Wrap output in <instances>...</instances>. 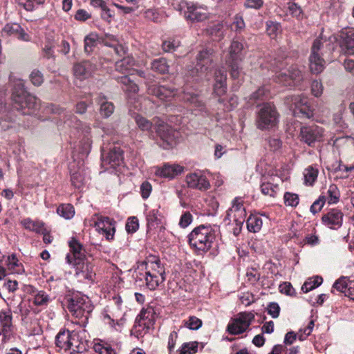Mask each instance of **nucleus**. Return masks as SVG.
<instances>
[{"instance_id":"f257e3e1","label":"nucleus","mask_w":354,"mask_h":354,"mask_svg":"<svg viewBox=\"0 0 354 354\" xmlns=\"http://www.w3.org/2000/svg\"><path fill=\"white\" fill-rule=\"evenodd\" d=\"M12 100L14 107L24 115L31 114L38 106L37 99L26 91L20 79L14 81Z\"/></svg>"},{"instance_id":"f03ea898","label":"nucleus","mask_w":354,"mask_h":354,"mask_svg":"<svg viewBox=\"0 0 354 354\" xmlns=\"http://www.w3.org/2000/svg\"><path fill=\"white\" fill-rule=\"evenodd\" d=\"M215 238V231L210 225H201L189 234L188 242L192 248L202 254L209 250Z\"/></svg>"},{"instance_id":"7ed1b4c3","label":"nucleus","mask_w":354,"mask_h":354,"mask_svg":"<svg viewBox=\"0 0 354 354\" xmlns=\"http://www.w3.org/2000/svg\"><path fill=\"white\" fill-rule=\"evenodd\" d=\"M138 268L145 270L143 278L146 286L149 290H155L165 280V268L160 264V261L155 257L147 258L140 263Z\"/></svg>"},{"instance_id":"20e7f679","label":"nucleus","mask_w":354,"mask_h":354,"mask_svg":"<svg viewBox=\"0 0 354 354\" xmlns=\"http://www.w3.org/2000/svg\"><path fill=\"white\" fill-rule=\"evenodd\" d=\"M279 113L275 106L270 103L262 104L257 113V126L259 129H269L278 122Z\"/></svg>"},{"instance_id":"39448f33","label":"nucleus","mask_w":354,"mask_h":354,"mask_svg":"<svg viewBox=\"0 0 354 354\" xmlns=\"http://www.w3.org/2000/svg\"><path fill=\"white\" fill-rule=\"evenodd\" d=\"M82 236L73 234L68 241L69 254H68V263L70 265L80 264V262L86 261V250L82 241Z\"/></svg>"},{"instance_id":"423d86ee","label":"nucleus","mask_w":354,"mask_h":354,"mask_svg":"<svg viewBox=\"0 0 354 354\" xmlns=\"http://www.w3.org/2000/svg\"><path fill=\"white\" fill-rule=\"evenodd\" d=\"M254 315L252 312L239 313L227 326V331L232 335H239L249 328L254 320Z\"/></svg>"},{"instance_id":"0eeeda50","label":"nucleus","mask_w":354,"mask_h":354,"mask_svg":"<svg viewBox=\"0 0 354 354\" xmlns=\"http://www.w3.org/2000/svg\"><path fill=\"white\" fill-rule=\"evenodd\" d=\"M92 221L99 234L104 236L108 241L113 239L115 232V221L113 219L95 214L93 216Z\"/></svg>"},{"instance_id":"6e6552de","label":"nucleus","mask_w":354,"mask_h":354,"mask_svg":"<svg viewBox=\"0 0 354 354\" xmlns=\"http://www.w3.org/2000/svg\"><path fill=\"white\" fill-rule=\"evenodd\" d=\"M286 104L293 109L294 115H300L306 118H310L313 115V110L308 104L307 97L304 95H293L287 97Z\"/></svg>"},{"instance_id":"1a4fd4ad","label":"nucleus","mask_w":354,"mask_h":354,"mask_svg":"<svg viewBox=\"0 0 354 354\" xmlns=\"http://www.w3.org/2000/svg\"><path fill=\"white\" fill-rule=\"evenodd\" d=\"M212 50L210 49H205L200 51L196 57L197 64L194 69L192 70L191 75L206 78L208 70L210 68L212 62Z\"/></svg>"},{"instance_id":"9d476101","label":"nucleus","mask_w":354,"mask_h":354,"mask_svg":"<svg viewBox=\"0 0 354 354\" xmlns=\"http://www.w3.org/2000/svg\"><path fill=\"white\" fill-rule=\"evenodd\" d=\"M279 70L281 66H277ZM278 81L288 86H297L304 80L302 71L297 66H291L287 71H276Z\"/></svg>"},{"instance_id":"9b49d317","label":"nucleus","mask_w":354,"mask_h":354,"mask_svg":"<svg viewBox=\"0 0 354 354\" xmlns=\"http://www.w3.org/2000/svg\"><path fill=\"white\" fill-rule=\"evenodd\" d=\"M102 158L103 163L111 167L120 165L122 161V152L120 147L115 145L108 147V145L102 147Z\"/></svg>"},{"instance_id":"f8f14e48","label":"nucleus","mask_w":354,"mask_h":354,"mask_svg":"<svg viewBox=\"0 0 354 354\" xmlns=\"http://www.w3.org/2000/svg\"><path fill=\"white\" fill-rule=\"evenodd\" d=\"M323 45L322 39H316L313 42L309 58L310 68L313 73H319L324 68L325 61L321 57L319 53L323 48Z\"/></svg>"},{"instance_id":"ddd939ff","label":"nucleus","mask_w":354,"mask_h":354,"mask_svg":"<svg viewBox=\"0 0 354 354\" xmlns=\"http://www.w3.org/2000/svg\"><path fill=\"white\" fill-rule=\"evenodd\" d=\"M154 320L155 313L151 307L142 309L136 318L134 326L135 332L141 334L142 330L145 329L148 330L153 326Z\"/></svg>"},{"instance_id":"4468645a","label":"nucleus","mask_w":354,"mask_h":354,"mask_svg":"<svg viewBox=\"0 0 354 354\" xmlns=\"http://www.w3.org/2000/svg\"><path fill=\"white\" fill-rule=\"evenodd\" d=\"M246 212L240 198H236L232 201V205L227 212L226 218L233 221L236 225H243L245 221Z\"/></svg>"},{"instance_id":"2eb2a0df","label":"nucleus","mask_w":354,"mask_h":354,"mask_svg":"<svg viewBox=\"0 0 354 354\" xmlns=\"http://www.w3.org/2000/svg\"><path fill=\"white\" fill-rule=\"evenodd\" d=\"M323 129L317 125L302 127L300 129L301 140L309 146L320 142L323 137Z\"/></svg>"},{"instance_id":"dca6fc26","label":"nucleus","mask_w":354,"mask_h":354,"mask_svg":"<svg viewBox=\"0 0 354 354\" xmlns=\"http://www.w3.org/2000/svg\"><path fill=\"white\" fill-rule=\"evenodd\" d=\"M185 183L187 187L201 192L206 191L211 187L207 177L201 172L187 174L185 177Z\"/></svg>"},{"instance_id":"f3484780","label":"nucleus","mask_w":354,"mask_h":354,"mask_svg":"<svg viewBox=\"0 0 354 354\" xmlns=\"http://www.w3.org/2000/svg\"><path fill=\"white\" fill-rule=\"evenodd\" d=\"M157 133L163 141L162 147L167 149L172 147L175 144V139L177 137L178 132L174 131L167 124H160L157 129Z\"/></svg>"},{"instance_id":"a211bd4d","label":"nucleus","mask_w":354,"mask_h":354,"mask_svg":"<svg viewBox=\"0 0 354 354\" xmlns=\"http://www.w3.org/2000/svg\"><path fill=\"white\" fill-rule=\"evenodd\" d=\"M184 15L187 19L192 21H201L208 17L207 8L205 6L190 3Z\"/></svg>"},{"instance_id":"6ab92c4d","label":"nucleus","mask_w":354,"mask_h":354,"mask_svg":"<svg viewBox=\"0 0 354 354\" xmlns=\"http://www.w3.org/2000/svg\"><path fill=\"white\" fill-rule=\"evenodd\" d=\"M343 216L344 214L339 209H332L322 216V221L328 227L337 230L342 225Z\"/></svg>"},{"instance_id":"aec40b11","label":"nucleus","mask_w":354,"mask_h":354,"mask_svg":"<svg viewBox=\"0 0 354 354\" xmlns=\"http://www.w3.org/2000/svg\"><path fill=\"white\" fill-rule=\"evenodd\" d=\"M75 270V275L80 281H83L85 279L93 280L95 272L93 266L91 263L86 261L80 262V264L71 265Z\"/></svg>"},{"instance_id":"412c9836","label":"nucleus","mask_w":354,"mask_h":354,"mask_svg":"<svg viewBox=\"0 0 354 354\" xmlns=\"http://www.w3.org/2000/svg\"><path fill=\"white\" fill-rule=\"evenodd\" d=\"M153 169L155 175L160 178H174L184 171V167L177 164L167 163L162 167H155Z\"/></svg>"},{"instance_id":"4be33fe9","label":"nucleus","mask_w":354,"mask_h":354,"mask_svg":"<svg viewBox=\"0 0 354 354\" xmlns=\"http://www.w3.org/2000/svg\"><path fill=\"white\" fill-rule=\"evenodd\" d=\"M149 95H154L162 101H171L176 95V91L174 88L166 87L165 86L151 85L147 88Z\"/></svg>"},{"instance_id":"5701e85b","label":"nucleus","mask_w":354,"mask_h":354,"mask_svg":"<svg viewBox=\"0 0 354 354\" xmlns=\"http://www.w3.org/2000/svg\"><path fill=\"white\" fill-rule=\"evenodd\" d=\"M2 34L7 36H13L20 40L29 41L31 37L17 23L7 24L2 30Z\"/></svg>"},{"instance_id":"b1692460","label":"nucleus","mask_w":354,"mask_h":354,"mask_svg":"<svg viewBox=\"0 0 354 354\" xmlns=\"http://www.w3.org/2000/svg\"><path fill=\"white\" fill-rule=\"evenodd\" d=\"M96 71V66L90 61L76 64L73 67L74 75L80 80L91 77Z\"/></svg>"},{"instance_id":"393cba45","label":"nucleus","mask_w":354,"mask_h":354,"mask_svg":"<svg viewBox=\"0 0 354 354\" xmlns=\"http://www.w3.org/2000/svg\"><path fill=\"white\" fill-rule=\"evenodd\" d=\"M340 47L345 54H354V28H348L341 32Z\"/></svg>"},{"instance_id":"a878e982","label":"nucleus","mask_w":354,"mask_h":354,"mask_svg":"<svg viewBox=\"0 0 354 354\" xmlns=\"http://www.w3.org/2000/svg\"><path fill=\"white\" fill-rule=\"evenodd\" d=\"M226 73L224 69L218 68L214 72V92L217 95H222L226 92Z\"/></svg>"},{"instance_id":"bb28decb","label":"nucleus","mask_w":354,"mask_h":354,"mask_svg":"<svg viewBox=\"0 0 354 354\" xmlns=\"http://www.w3.org/2000/svg\"><path fill=\"white\" fill-rule=\"evenodd\" d=\"M85 344L80 339L75 331H72L68 335V351L71 354L81 353L85 351Z\"/></svg>"},{"instance_id":"cd10ccee","label":"nucleus","mask_w":354,"mask_h":354,"mask_svg":"<svg viewBox=\"0 0 354 354\" xmlns=\"http://www.w3.org/2000/svg\"><path fill=\"white\" fill-rule=\"evenodd\" d=\"M243 45L238 41H232L226 62H241L243 58Z\"/></svg>"},{"instance_id":"c85d7f7f","label":"nucleus","mask_w":354,"mask_h":354,"mask_svg":"<svg viewBox=\"0 0 354 354\" xmlns=\"http://www.w3.org/2000/svg\"><path fill=\"white\" fill-rule=\"evenodd\" d=\"M274 178L275 177H270L268 180H266V178H264V180L261 185V191L263 194L271 197L275 196L279 190L278 181L281 180L279 177H277V182L274 183Z\"/></svg>"},{"instance_id":"c756f323","label":"nucleus","mask_w":354,"mask_h":354,"mask_svg":"<svg viewBox=\"0 0 354 354\" xmlns=\"http://www.w3.org/2000/svg\"><path fill=\"white\" fill-rule=\"evenodd\" d=\"M83 302L79 298L73 297L68 300V310L73 317L79 319L84 316L85 310L83 308Z\"/></svg>"},{"instance_id":"7c9ffc66","label":"nucleus","mask_w":354,"mask_h":354,"mask_svg":"<svg viewBox=\"0 0 354 354\" xmlns=\"http://www.w3.org/2000/svg\"><path fill=\"white\" fill-rule=\"evenodd\" d=\"M21 225L26 229L37 234L44 232L43 229L45 227L44 222L39 220H32L30 218H26L21 221Z\"/></svg>"},{"instance_id":"2f4dec72","label":"nucleus","mask_w":354,"mask_h":354,"mask_svg":"<svg viewBox=\"0 0 354 354\" xmlns=\"http://www.w3.org/2000/svg\"><path fill=\"white\" fill-rule=\"evenodd\" d=\"M100 105V112L105 118L109 117L114 111V105L112 102L107 101L105 96L100 95L96 100Z\"/></svg>"},{"instance_id":"473e14b6","label":"nucleus","mask_w":354,"mask_h":354,"mask_svg":"<svg viewBox=\"0 0 354 354\" xmlns=\"http://www.w3.org/2000/svg\"><path fill=\"white\" fill-rule=\"evenodd\" d=\"M135 64L134 59L131 56H127L115 62V70L121 73H128Z\"/></svg>"},{"instance_id":"72a5a7b5","label":"nucleus","mask_w":354,"mask_h":354,"mask_svg":"<svg viewBox=\"0 0 354 354\" xmlns=\"http://www.w3.org/2000/svg\"><path fill=\"white\" fill-rule=\"evenodd\" d=\"M0 324L3 333L11 331L12 326V316L10 309L0 312Z\"/></svg>"},{"instance_id":"f704fd0d","label":"nucleus","mask_w":354,"mask_h":354,"mask_svg":"<svg viewBox=\"0 0 354 354\" xmlns=\"http://www.w3.org/2000/svg\"><path fill=\"white\" fill-rule=\"evenodd\" d=\"M247 228L250 232H257L263 225V221L260 216L251 214L246 221Z\"/></svg>"},{"instance_id":"c9c22d12","label":"nucleus","mask_w":354,"mask_h":354,"mask_svg":"<svg viewBox=\"0 0 354 354\" xmlns=\"http://www.w3.org/2000/svg\"><path fill=\"white\" fill-rule=\"evenodd\" d=\"M117 82L122 85V88L126 92L136 93L138 91V86L133 83L127 75L115 78Z\"/></svg>"},{"instance_id":"e433bc0d","label":"nucleus","mask_w":354,"mask_h":354,"mask_svg":"<svg viewBox=\"0 0 354 354\" xmlns=\"http://www.w3.org/2000/svg\"><path fill=\"white\" fill-rule=\"evenodd\" d=\"M151 68L153 71L161 74H165L169 71V65L165 58L154 59L151 64Z\"/></svg>"},{"instance_id":"4c0bfd02","label":"nucleus","mask_w":354,"mask_h":354,"mask_svg":"<svg viewBox=\"0 0 354 354\" xmlns=\"http://www.w3.org/2000/svg\"><path fill=\"white\" fill-rule=\"evenodd\" d=\"M161 220V214L158 209H153L149 212L147 215L148 227L150 229L157 226Z\"/></svg>"},{"instance_id":"58836bf2","label":"nucleus","mask_w":354,"mask_h":354,"mask_svg":"<svg viewBox=\"0 0 354 354\" xmlns=\"http://www.w3.org/2000/svg\"><path fill=\"white\" fill-rule=\"evenodd\" d=\"M99 40L98 35L94 32L88 34L84 38V49L88 53L93 51V48L97 44Z\"/></svg>"},{"instance_id":"ea45409f","label":"nucleus","mask_w":354,"mask_h":354,"mask_svg":"<svg viewBox=\"0 0 354 354\" xmlns=\"http://www.w3.org/2000/svg\"><path fill=\"white\" fill-rule=\"evenodd\" d=\"M183 100L190 102L200 110H202L204 107V103L200 97L192 93L185 92L183 96Z\"/></svg>"},{"instance_id":"a19ab883","label":"nucleus","mask_w":354,"mask_h":354,"mask_svg":"<svg viewBox=\"0 0 354 354\" xmlns=\"http://www.w3.org/2000/svg\"><path fill=\"white\" fill-rule=\"evenodd\" d=\"M207 31L214 39H220L223 37V25L221 23H217L209 26Z\"/></svg>"},{"instance_id":"79ce46f5","label":"nucleus","mask_w":354,"mask_h":354,"mask_svg":"<svg viewBox=\"0 0 354 354\" xmlns=\"http://www.w3.org/2000/svg\"><path fill=\"white\" fill-rule=\"evenodd\" d=\"M318 175L317 169L314 168L312 166L308 167L304 170V176L306 184L310 185H313L316 180Z\"/></svg>"},{"instance_id":"37998d69","label":"nucleus","mask_w":354,"mask_h":354,"mask_svg":"<svg viewBox=\"0 0 354 354\" xmlns=\"http://www.w3.org/2000/svg\"><path fill=\"white\" fill-rule=\"evenodd\" d=\"M323 279L321 277L317 276L313 279L306 281L301 286L304 292H308L322 284Z\"/></svg>"},{"instance_id":"c03bdc74","label":"nucleus","mask_w":354,"mask_h":354,"mask_svg":"<svg viewBox=\"0 0 354 354\" xmlns=\"http://www.w3.org/2000/svg\"><path fill=\"white\" fill-rule=\"evenodd\" d=\"M197 349L198 344L195 342L184 343L178 350V354H194Z\"/></svg>"},{"instance_id":"a18cd8bd","label":"nucleus","mask_w":354,"mask_h":354,"mask_svg":"<svg viewBox=\"0 0 354 354\" xmlns=\"http://www.w3.org/2000/svg\"><path fill=\"white\" fill-rule=\"evenodd\" d=\"M134 119L136 124L142 131H149L151 129L153 126L152 122L147 118L140 115H136L134 116Z\"/></svg>"},{"instance_id":"49530a36","label":"nucleus","mask_w":354,"mask_h":354,"mask_svg":"<svg viewBox=\"0 0 354 354\" xmlns=\"http://www.w3.org/2000/svg\"><path fill=\"white\" fill-rule=\"evenodd\" d=\"M327 200L328 203L333 204L336 203L339 197V193L338 189L335 185H330L327 191Z\"/></svg>"},{"instance_id":"de8ad7c7","label":"nucleus","mask_w":354,"mask_h":354,"mask_svg":"<svg viewBox=\"0 0 354 354\" xmlns=\"http://www.w3.org/2000/svg\"><path fill=\"white\" fill-rule=\"evenodd\" d=\"M180 44L176 39H169L162 43V47L165 52H174L180 46Z\"/></svg>"},{"instance_id":"09e8293b","label":"nucleus","mask_w":354,"mask_h":354,"mask_svg":"<svg viewBox=\"0 0 354 354\" xmlns=\"http://www.w3.org/2000/svg\"><path fill=\"white\" fill-rule=\"evenodd\" d=\"M283 200L285 205L290 207H296L299 202V196L292 192H286Z\"/></svg>"},{"instance_id":"8fccbe9b","label":"nucleus","mask_w":354,"mask_h":354,"mask_svg":"<svg viewBox=\"0 0 354 354\" xmlns=\"http://www.w3.org/2000/svg\"><path fill=\"white\" fill-rule=\"evenodd\" d=\"M145 17L154 22H159L162 19V15L156 8H149L145 12Z\"/></svg>"},{"instance_id":"3c124183","label":"nucleus","mask_w":354,"mask_h":354,"mask_svg":"<svg viewBox=\"0 0 354 354\" xmlns=\"http://www.w3.org/2000/svg\"><path fill=\"white\" fill-rule=\"evenodd\" d=\"M288 10L290 14L297 19H301L304 13L301 7L295 2L288 3Z\"/></svg>"},{"instance_id":"603ef678","label":"nucleus","mask_w":354,"mask_h":354,"mask_svg":"<svg viewBox=\"0 0 354 354\" xmlns=\"http://www.w3.org/2000/svg\"><path fill=\"white\" fill-rule=\"evenodd\" d=\"M184 325L190 330H198L202 326V321L195 316H190L184 322Z\"/></svg>"},{"instance_id":"864d4df0","label":"nucleus","mask_w":354,"mask_h":354,"mask_svg":"<svg viewBox=\"0 0 354 354\" xmlns=\"http://www.w3.org/2000/svg\"><path fill=\"white\" fill-rule=\"evenodd\" d=\"M65 336V330L62 329L56 336L55 338V344L56 347L58 348V351H61L64 350V351H66V340L64 338Z\"/></svg>"},{"instance_id":"5fc2aeb1","label":"nucleus","mask_w":354,"mask_h":354,"mask_svg":"<svg viewBox=\"0 0 354 354\" xmlns=\"http://www.w3.org/2000/svg\"><path fill=\"white\" fill-rule=\"evenodd\" d=\"M240 62H227L230 68V74L233 79H239L242 76L241 68L239 66Z\"/></svg>"},{"instance_id":"6e6d98bb","label":"nucleus","mask_w":354,"mask_h":354,"mask_svg":"<svg viewBox=\"0 0 354 354\" xmlns=\"http://www.w3.org/2000/svg\"><path fill=\"white\" fill-rule=\"evenodd\" d=\"M348 285L349 280L346 277H342L335 282L333 288L341 292L345 293Z\"/></svg>"},{"instance_id":"4d7b16f0","label":"nucleus","mask_w":354,"mask_h":354,"mask_svg":"<svg viewBox=\"0 0 354 354\" xmlns=\"http://www.w3.org/2000/svg\"><path fill=\"white\" fill-rule=\"evenodd\" d=\"M19 4L24 7L26 10H32L36 6L44 2V0H17Z\"/></svg>"},{"instance_id":"13d9d810","label":"nucleus","mask_w":354,"mask_h":354,"mask_svg":"<svg viewBox=\"0 0 354 354\" xmlns=\"http://www.w3.org/2000/svg\"><path fill=\"white\" fill-rule=\"evenodd\" d=\"M268 89L265 87L259 88L257 91L254 92L249 98V102L253 103L259 100H263V97L268 95Z\"/></svg>"},{"instance_id":"bf43d9fd","label":"nucleus","mask_w":354,"mask_h":354,"mask_svg":"<svg viewBox=\"0 0 354 354\" xmlns=\"http://www.w3.org/2000/svg\"><path fill=\"white\" fill-rule=\"evenodd\" d=\"M314 327V322L311 320L308 326L304 327V328H301L298 333V338L299 340H304L313 331V328Z\"/></svg>"},{"instance_id":"052dcab7","label":"nucleus","mask_w":354,"mask_h":354,"mask_svg":"<svg viewBox=\"0 0 354 354\" xmlns=\"http://www.w3.org/2000/svg\"><path fill=\"white\" fill-rule=\"evenodd\" d=\"M267 33L271 38H274L279 32V24L273 21H268L266 24Z\"/></svg>"},{"instance_id":"680f3d73","label":"nucleus","mask_w":354,"mask_h":354,"mask_svg":"<svg viewBox=\"0 0 354 354\" xmlns=\"http://www.w3.org/2000/svg\"><path fill=\"white\" fill-rule=\"evenodd\" d=\"M48 301V297L44 291H39L35 295L34 304L37 306L46 304Z\"/></svg>"},{"instance_id":"e2e57ef3","label":"nucleus","mask_w":354,"mask_h":354,"mask_svg":"<svg viewBox=\"0 0 354 354\" xmlns=\"http://www.w3.org/2000/svg\"><path fill=\"white\" fill-rule=\"evenodd\" d=\"M30 79L32 83L37 86H40L44 82L43 75L40 71L37 70H34L31 73Z\"/></svg>"},{"instance_id":"0e129e2a","label":"nucleus","mask_w":354,"mask_h":354,"mask_svg":"<svg viewBox=\"0 0 354 354\" xmlns=\"http://www.w3.org/2000/svg\"><path fill=\"white\" fill-rule=\"evenodd\" d=\"M192 220L193 217L191 213L189 212H185L180 216L179 225L182 228H185L191 224Z\"/></svg>"},{"instance_id":"69168bd1","label":"nucleus","mask_w":354,"mask_h":354,"mask_svg":"<svg viewBox=\"0 0 354 354\" xmlns=\"http://www.w3.org/2000/svg\"><path fill=\"white\" fill-rule=\"evenodd\" d=\"M138 221L136 217H131L128 218L126 223V230L128 232L133 233L138 229Z\"/></svg>"},{"instance_id":"338daca9","label":"nucleus","mask_w":354,"mask_h":354,"mask_svg":"<svg viewBox=\"0 0 354 354\" xmlns=\"http://www.w3.org/2000/svg\"><path fill=\"white\" fill-rule=\"evenodd\" d=\"M231 27L235 31L242 30L245 28V22L243 17L240 15H236Z\"/></svg>"},{"instance_id":"774afa93","label":"nucleus","mask_w":354,"mask_h":354,"mask_svg":"<svg viewBox=\"0 0 354 354\" xmlns=\"http://www.w3.org/2000/svg\"><path fill=\"white\" fill-rule=\"evenodd\" d=\"M311 92L315 97H319L323 93V85L321 82L314 80L311 84Z\"/></svg>"}]
</instances>
